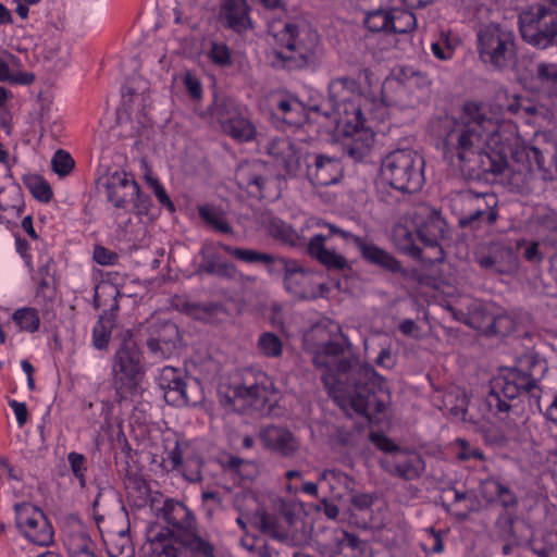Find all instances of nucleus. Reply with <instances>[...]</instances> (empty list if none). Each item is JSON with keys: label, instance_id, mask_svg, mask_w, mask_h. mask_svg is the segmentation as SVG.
Masks as SVG:
<instances>
[{"label": "nucleus", "instance_id": "obj_44", "mask_svg": "<svg viewBox=\"0 0 557 557\" xmlns=\"http://www.w3.org/2000/svg\"><path fill=\"white\" fill-rule=\"evenodd\" d=\"M363 24L372 33H389L391 11L385 10L382 7L368 10Z\"/></svg>", "mask_w": 557, "mask_h": 557}, {"label": "nucleus", "instance_id": "obj_34", "mask_svg": "<svg viewBox=\"0 0 557 557\" xmlns=\"http://www.w3.org/2000/svg\"><path fill=\"white\" fill-rule=\"evenodd\" d=\"M261 222L273 238L282 240L292 247H301L307 245L305 238L299 236L297 232L282 219L272 214H262Z\"/></svg>", "mask_w": 557, "mask_h": 557}, {"label": "nucleus", "instance_id": "obj_16", "mask_svg": "<svg viewBox=\"0 0 557 557\" xmlns=\"http://www.w3.org/2000/svg\"><path fill=\"white\" fill-rule=\"evenodd\" d=\"M318 552L324 557H357L363 555L367 543L342 529H333L315 541Z\"/></svg>", "mask_w": 557, "mask_h": 557}, {"label": "nucleus", "instance_id": "obj_37", "mask_svg": "<svg viewBox=\"0 0 557 557\" xmlns=\"http://www.w3.org/2000/svg\"><path fill=\"white\" fill-rule=\"evenodd\" d=\"M253 525L262 533L270 535L272 539L285 543L288 541V532L282 529L275 516L268 513L264 509H258L252 517Z\"/></svg>", "mask_w": 557, "mask_h": 557}, {"label": "nucleus", "instance_id": "obj_22", "mask_svg": "<svg viewBox=\"0 0 557 557\" xmlns=\"http://www.w3.org/2000/svg\"><path fill=\"white\" fill-rule=\"evenodd\" d=\"M150 329L147 347L151 352L166 358L181 347L182 337L175 323L171 321L156 322Z\"/></svg>", "mask_w": 557, "mask_h": 557}, {"label": "nucleus", "instance_id": "obj_49", "mask_svg": "<svg viewBox=\"0 0 557 557\" xmlns=\"http://www.w3.org/2000/svg\"><path fill=\"white\" fill-rule=\"evenodd\" d=\"M24 184L30 194L41 202H49L52 198V189L49 183L39 175H28L24 177Z\"/></svg>", "mask_w": 557, "mask_h": 557}, {"label": "nucleus", "instance_id": "obj_39", "mask_svg": "<svg viewBox=\"0 0 557 557\" xmlns=\"http://www.w3.org/2000/svg\"><path fill=\"white\" fill-rule=\"evenodd\" d=\"M198 214L214 231L223 234H233L234 230L227 222L225 213L221 208L205 203L198 207Z\"/></svg>", "mask_w": 557, "mask_h": 557}, {"label": "nucleus", "instance_id": "obj_63", "mask_svg": "<svg viewBox=\"0 0 557 557\" xmlns=\"http://www.w3.org/2000/svg\"><path fill=\"white\" fill-rule=\"evenodd\" d=\"M534 168L537 170L544 169V156L537 147L531 146L529 147V158L527 159L525 170L533 172Z\"/></svg>", "mask_w": 557, "mask_h": 557}, {"label": "nucleus", "instance_id": "obj_28", "mask_svg": "<svg viewBox=\"0 0 557 557\" xmlns=\"http://www.w3.org/2000/svg\"><path fill=\"white\" fill-rule=\"evenodd\" d=\"M522 393L509 380L505 379L504 373L492 381L491 389L486 395L485 403L488 410L494 414L509 413L515 405V400Z\"/></svg>", "mask_w": 557, "mask_h": 557}, {"label": "nucleus", "instance_id": "obj_11", "mask_svg": "<svg viewBox=\"0 0 557 557\" xmlns=\"http://www.w3.org/2000/svg\"><path fill=\"white\" fill-rule=\"evenodd\" d=\"M159 386L164 392V400L175 407L196 406L203 400L201 383L173 367L162 369Z\"/></svg>", "mask_w": 557, "mask_h": 557}, {"label": "nucleus", "instance_id": "obj_4", "mask_svg": "<svg viewBox=\"0 0 557 557\" xmlns=\"http://www.w3.org/2000/svg\"><path fill=\"white\" fill-rule=\"evenodd\" d=\"M113 386L120 399L136 394L145 376L141 351L133 333L126 331L112 360Z\"/></svg>", "mask_w": 557, "mask_h": 557}, {"label": "nucleus", "instance_id": "obj_38", "mask_svg": "<svg viewBox=\"0 0 557 557\" xmlns=\"http://www.w3.org/2000/svg\"><path fill=\"white\" fill-rule=\"evenodd\" d=\"M220 247L231 257L245 263H263L265 265H270L276 263V260L278 258L273 255L261 252L255 249L234 247L226 244H220Z\"/></svg>", "mask_w": 557, "mask_h": 557}, {"label": "nucleus", "instance_id": "obj_62", "mask_svg": "<svg viewBox=\"0 0 557 557\" xmlns=\"http://www.w3.org/2000/svg\"><path fill=\"white\" fill-rule=\"evenodd\" d=\"M556 535L553 533H547L543 536L544 545L541 547L534 546L533 552L539 557H557V545H556Z\"/></svg>", "mask_w": 557, "mask_h": 557}, {"label": "nucleus", "instance_id": "obj_47", "mask_svg": "<svg viewBox=\"0 0 557 557\" xmlns=\"http://www.w3.org/2000/svg\"><path fill=\"white\" fill-rule=\"evenodd\" d=\"M417 27V17L410 11L391 12V29L389 33L407 34Z\"/></svg>", "mask_w": 557, "mask_h": 557}, {"label": "nucleus", "instance_id": "obj_33", "mask_svg": "<svg viewBox=\"0 0 557 557\" xmlns=\"http://www.w3.org/2000/svg\"><path fill=\"white\" fill-rule=\"evenodd\" d=\"M481 493L488 503L499 502L505 511L516 510L519 506L517 494L495 476L481 482Z\"/></svg>", "mask_w": 557, "mask_h": 557}, {"label": "nucleus", "instance_id": "obj_21", "mask_svg": "<svg viewBox=\"0 0 557 557\" xmlns=\"http://www.w3.org/2000/svg\"><path fill=\"white\" fill-rule=\"evenodd\" d=\"M381 467L393 476L405 481H413L422 476L425 471V461L420 454L401 450L394 458L380 460Z\"/></svg>", "mask_w": 557, "mask_h": 557}, {"label": "nucleus", "instance_id": "obj_45", "mask_svg": "<svg viewBox=\"0 0 557 557\" xmlns=\"http://www.w3.org/2000/svg\"><path fill=\"white\" fill-rule=\"evenodd\" d=\"M518 521V517L510 512L504 511L500 513L494 524L496 535L500 540H510V539H522V536L518 533L516 529V522Z\"/></svg>", "mask_w": 557, "mask_h": 557}, {"label": "nucleus", "instance_id": "obj_30", "mask_svg": "<svg viewBox=\"0 0 557 557\" xmlns=\"http://www.w3.org/2000/svg\"><path fill=\"white\" fill-rule=\"evenodd\" d=\"M356 246L358 247L361 257L368 263L381 268L383 271L392 274H407V271L403 269L401 263L388 251L382 249L373 243H368L364 239H356Z\"/></svg>", "mask_w": 557, "mask_h": 557}, {"label": "nucleus", "instance_id": "obj_35", "mask_svg": "<svg viewBox=\"0 0 557 557\" xmlns=\"http://www.w3.org/2000/svg\"><path fill=\"white\" fill-rule=\"evenodd\" d=\"M116 314L113 309L104 311L92 330V344L98 350H108L111 333L115 326Z\"/></svg>", "mask_w": 557, "mask_h": 557}, {"label": "nucleus", "instance_id": "obj_23", "mask_svg": "<svg viewBox=\"0 0 557 557\" xmlns=\"http://www.w3.org/2000/svg\"><path fill=\"white\" fill-rule=\"evenodd\" d=\"M531 82L533 91L541 99L557 107V62L548 60L536 62Z\"/></svg>", "mask_w": 557, "mask_h": 557}, {"label": "nucleus", "instance_id": "obj_27", "mask_svg": "<svg viewBox=\"0 0 557 557\" xmlns=\"http://www.w3.org/2000/svg\"><path fill=\"white\" fill-rule=\"evenodd\" d=\"M271 387L272 382L269 377L259 372L256 374L253 382L246 377L242 384L235 385L233 387V398L242 399L255 409H261L269 401Z\"/></svg>", "mask_w": 557, "mask_h": 557}, {"label": "nucleus", "instance_id": "obj_10", "mask_svg": "<svg viewBox=\"0 0 557 557\" xmlns=\"http://www.w3.org/2000/svg\"><path fill=\"white\" fill-rule=\"evenodd\" d=\"M318 225L325 227L327 233L315 234L309 239L306 245L309 257L318 261L330 272L345 273L346 271H351V265L346 257L337 252L335 248L327 247L326 242L334 236H339L344 242H352L356 245V239L363 238L325 221H319Z\"/></svg>", "mask_w": 557, "mask_h": 557}, {"label": "nucleus", "instance_id": "obj_50", "mask_svg": "<svg viewBox=\"0 0 557 557\" xmlns=\"http://www.w3.org/2000/svg\"><path fill=\"white\" fill-rule=\"evenodd\" d=\"M443 493L446 492H454V502L460 503V502H468L469 504L466 505V509L462 512H457L455 516L458 520L465 521L469 518L470 513L475 510V503H478V499L475 496L471 495L468 492H461L456 490L453 485L444 487Z\"/></svg>", "mask_w": 557, "mask_h": 557}, {"label": "nucleus", "instance_id": "obj_40", "mask_svg": "<svg viewBox=\"0 0 557 557\" xmlns=\"http://www.w3.org/2000/svg\"><path fill=\"white\" fill-rule=\"evenodd\" d=\"M203 262L199 264L197 273H207L224 278H233L236 274V267L233 263L222 262L215 255H206L201 250Z\"/></svg>", "mask_w": 557, "mask_h": 557}, {"label": "nucleus", "instance_id": "obj_36", "mask_svg": "<svg viewBox=\"0 0 557 557\" xmlns=\"http://www.w3.org/2000/svg\"><path fill=\"white\" fill-rule=\"evenodd\" d=\"M209 112L223 128L233 119L238 116L242 110L234 99L225 96H215L212 104L209 107Z\"/></svg>", "mask_w": 557, "mask_h": 557}, {"label": "nucleus", "instance_id": "obj_13", "mask_svg": "<svg viewBox=\"0 0 557 557\" xmlns=\"http://www.w3.org/2000/svg\"><path fill=\"white\" fill-rule=\"evenodd\" d=\"M466 208L458 218V226L470 231H479L483 226H493L499 218L498 197L495 193H476L467 190L463 194Z\"/></svg>", "mask_w": 557, "mask_h": 557}, {"label": "nucleus", "instance_id": "obj_42", "mask_svg": "<svg viewBox=\"0 0 557 557\" xmlns=\"http://www.w3.org/2000/svg\"><path fill=\"white\" fill-rule=\"evenodd\" d=\"M469 397L463 389L453 388L444 395V406L455 417H461L463 421H471L467 418Z\"/></svg>", "mask_w": 557, "mask_h": 557}, {"label": "nucleus", "instance_id": "obj_26", "mask_svg": "<svg viewBox=\"0 0 557 557\" xmlns=\"http://www.w3.org/2000/svg\"><path fill=\"white\" fill-rule=\"evenodd\" d=\"M250 7L247 0H224L220 7L218 21L236 34H244L252 28Z\"/></svg>", "mask_w": 557, "mask_h": 557}, {"label": "nucleus", "instance_id": "obj_17", "mask_svg": "<svg viewBox=\"0 0 557 557\" xmlns=\"http://www.w3.org/2000/svg\"><path fill=\"white\" fill-rule=\"evenodd\" d=\"M259 440L264 449L285 459H293L299 454L300 442L286 426L269 424L260 429Z\"/></svg>", "mask_w": 557, "mask_h": 557}, {"label": "nucleus", "instance_id": "obj_57", "mask_svg": "<svg viewBox=\"0 0 557 557\" xmlns=\"http://www.w3.org/2000/svg\"><path fill=\"white\" fill-rule=\"evenodd\" d=\"M67 460L72 470L73 475L78 480L81 487H85L86 478L85 472L87 470L86 467V457L83 454L71 451L67 455Z\"/></svg>", "mask_w": 557, "mask_h": 557}, {"label": "nucleus", "instance_id": "obj_51", "mask_svg": "<svg viewBox=\"0 0 557 557\" xmlns=\"http://www.w3.org/2000/svg\"><path fill=\"white\" fill-rule=\"evenodd\" d=\"M51 165L52 170L60 177H64L72 172L75 166V161L67 151L59 149L52 157Z\"/></svg>", "mask_w": 557, "mask_h": 557}, {"label": "nucleus", "instance_id": "obj_29", "mask_svg": "<svg viewBox=\"0 0 557 557\" xmlns=\"http://www.w3.org/2000/svg\"><path fill=\"white\" fill-rule=\"evenodd\" d=\"M268 173V165L260 160L242 163L235 174V180L240 189L253 197H262Z\"/></svg>", "mask_w": 557, "mask_h": 557}, {"label": "nucleus", "instance_id": "obj_20", "mask_svg": "<svg viewBox=\"0 0 557 557\" xmlns=\"http://www.w3.org/2000/svg\"><path fill=\"white\" fill-rule=\"evenodd\" d=\"M309 158L312 162L307 163V177L318 186H329L338 183L344 174L339 159L323 153H313Z\"/></svg>", "mask_w": 557, "mask_h": 557}, {"label": "nucleus", "instance_id": "obj_8", "mask_svg": "<svg viewBox=\"0 0 557 557\" xmlns=\"http://www.w3.org/2000/svg\"><path fill=\"white\" fill-rule=\"evenodd\" d=\"M307 38H299L298 26L294 23H285L283 29L273 34L280 49L275 50L277 59L290 69L302 67L314 59L318 47V36L314 33H306Z\"/></svg>", "mask_w": 557, "mask_h": 557}, {"label": "nucleus", "instance_id": "obj_7", "mask_svg": "<svg viewBox=\"0 0 557 557\" xmlns=\"http://www.w3.org/2000/svg\"><path fill=\"white\" fill-rule=\"evenodd\" d=\"M521 38L528 45L545 50L557 46V11L544 3H533L519 15Z\"/></svg>", "mask_w": 557, "mask_h": 557}, {"label": "nucleus", "instance_id": "obj_9", "mask_svg": "<svg viewBox=\"0 0 557 557\" xmlns=\"http://www.w3.org/2000/svg\"><path fill=\"white\" fill-rule=\"evenodd\" d=\"M522 244H525V240H518L516 247L506 239L486 242L475 250V262L492 275L516 276L520 269L518 249Z\"/></svg>", "mask_w": 557, "mask_h": 557}, {"label": "nucleus", "instance_id": "obj_31", "mask_svg": "<svg viewBox=\"0 0 557 557\" xmlns=\"http://www.w3.org/2000/svg\"><path fill=\"white\" fill-rule=\"evenodd\" d=\"M320 481L326 482L331 486L333 482L344 485L347 490H349L350 505L359 511L370 510L373 504L377 500V495L375 493H360L355 491L351 487V485L355 483L354 480L339 470H324L320 474Z\"/></svg>", "mask_w": 557, "mask_h": 557}, {"label": "nucleus", "instance_id": "obj_54", "mask_svg": "<svg viewBox=\"0 0 557 557\" xmlns=\"http://www.w3.org/2000/svg\"><path fill=\"white\" fill-rule=\"evenodd\" d=\"M209 58L213 64L227 67L233 64L232 53L230 48L223 42H212L209 50Z\"/></svg>", "mask_w": 557, "mask_h": 557}, {"label": "nucleus", "instance_id": "obj_32", "mask_svg": "<svg viewBox=\"0 0 557 557\" xmlns=\"http://www.w3.org/2000/svg\"><path fill=\"white\" fill-rule=\"evenodd\" d=\"M275 264L284 271L286 289L300 299H309L310 296L306 288L308 280L306 270L296 260L283 257H278Z\"/></svg>", "mask_w": 557, "mask_h": 557}, {"label": "nucleus", "instance_id": "obj_1", "mask_svg": "<svg viewBox=\"0 0 557 557\" xmlns=\"http://www.w3.org/2000/svg\"><path fill=\"white\" fill-rule=\"evenodd\" d=\"M493 119L476 102L463 104L459 120L449 115L431 122V132L442 145L443 158L457 165L463 176L473 181H488L508 166L507 159L498 151H484V136L494 129Z\"/></svg>", "mask_w": 557, "mask_h": 557}, {"label": "nucleus", "instance_id": "obj_46", "mask_svg": "<svg viewBox=\"0 0 557 557\" xmlns=\"http://www.w3.org/2000/svg\"><path fill=\"white\" fill-rule=\"evenodd\" d=\"M13 321L18 325L21 331L34 333L38 331L40 318L35 308L26 307L15 310L12 315Z\"/></svg>", "mask_w": 557, "mask_h": 557}, {"label": "nucleus", "instance_id": "obj_6", "mask_svg": "<svg viewBox=\"0 0 557 557\" xmlns=\"http://www.w3.org/2000/svg\"><path fill=\"white\" fill-rule=\"evenodd\" d=\"M424 160L411 149H397L382 161L381 173L391 187L404 194L419 190L424 182Z\"/></svg>", "mask_w": 557, "mask_h": 557}, {"label": "nucleus", "instance_id": "obj_48", "mask_svg": "<svg viewBox=\"0 0 557 557\" xmlns=\"http://www.w3.org/2000/svg\"><path fill=\"white\" fill-rule=\"evenodd\" d=\"M225 468L244 480L251 481L258 474V468L255 461L246 460L236 456L228 457Z\"/></svg>", "mask_w": 557, "mask_h": 557}, {"label": "nucleus", "instance_id": "obj_58", "mask_svg": "<svg viewBox=\"0 0 557 557\" xmlns=\"http://www.w3.org/2000/svg\"><path fill=\"white\" fill-rule=\"evenodd\" d=\"M339 108L341 106L332 103V110H325L321 115V117L325 120L324 126L329 133L334 132L339 134L344 123L347 122L346 120H342L339 117Z\"/></svg>", "mask_w": 557, "mask_h": 557}, {"label": "nucleus", "instance_id": "obj_15", "mask_svg": "<svg viewBox=\"0 0 557 557\" xmlns=\"http://www.w3.org/2000/svg\"><path fill=\"white\" fill-rule=\"evenodd\" d=\"M16 525L34 544L48 546L52 542L53 531L44 512L28 504H16Z\"/></svg>", "mask_w": 557, "mask_h": 557}, {"label": "nucleus", "instance_id": "obj_60", "mask_svg": "<svg viewBox=\"0 0 557 557\" xmlns=\"http://www.w3.org/2000/svg\"><path fill=\"white\" fill-rule=\"evenodd\" d=\"M429 536L422 544L423 549L426 553L440 554L444 550L443 532L436 531L434 528L428 529Z\"/></svg>", "mask_w": 557, "mask_h": 557}, {"label": "nucleus", "instance_id": "obj_14", "mask_svg": "<svg viewBox=\"0 0 557 557\" xmlns=\"http://www.w3.org/2000/svg\"><path fill=\"white\" fill-rule=\"evenodd\" d=\"M547 370L545 360L528 355L520 358L513 367L506 368L503 373L505 379L509 380L521 393L536 396L534 392L540 391L539 383Z\"/></svg>", "mask_w": 557, "mask_h": 557}, {"label": "nucleus", "instance_id": "obj_3", "mask_svg": "<svg viewBox=\"0 0 557 557\" xmlns=\"http://www.w3.org/2000/svg\"><path fill=\"white\" fill-rule=\"evenodd\" d=\"M154 508L169 527L152 524L147 530L151 552L158 557H219L215 545L209 536H202L194 512L183 503L166 499Z\"/></svg>", "mask_w": 557, "mask_h": 557}, {"label": "nucleus", "instance_id": "obj_25", "mask_svg": "<svg viewBox=\"0 0 557 557\" xmlns=\"http://www.w3.org/2000/svg\"><path fill=\"white\" fill-rule=\"evenodd\" d=\"M267 153L281 165L288 176H296L301 169V156L297 145L288 137H276L264 147Z\"/></svg>", "mask_w": 557, "mask_h": 557}, {"label": "nucleus", "instance_id": "obj_18", "mask_svg": "<svg viewBox=\"0 0 557 557\" xmlns=\"http://www.w3.org/2000/svg\"><path fill=\"white\" fill-rule=\"evenodd\" d=\"M356 123L351 121L344 123L339 134L347 138L344 149L355 160H362L370 151L374 141V134L371 129L363 127L360 109H354Z\"/></svg>", "mask_w": 557, "mask_h": 557}, {"label": "nucleus", "instance_id": "obj_56", "mask_svg": "<svg viewBox=\"0 0 557 557\" xmlns=\"http://www.w3.org/2000/svg\"><path fill=\"white\" fill-rule=\"evenodd\" d=\"M117 543L112 544L108 548L110 557H134L135 549L131 542V539L124 531L119 533Z\"/></svg>", "mask_w": 557, "mask_h": 557}, {"label": "nucleus", "instance_id": "obj_53", "mask_svg": "<svg viewBox=\"0 0 557 557\" xmlns=\"http://www.w3.org/2000/svg\"><path fill=\"white\" fill-rule=\"evenodd\" d=\"M259 348L268 357H278L282 355L283 344L274 333H263L258 342Z\"/></svg>", "mask_w": 557, "mask_h": 557}, {"label": "nucleus", "instance_id": "obj_61", "mask_svg": "<svg viewBox=\"0 0 557 557\" xmlns=\"http://www.w3.org/2000/svg\"><path fill=\"white\" fill-rule=\"evenodd\" d=\"M420 77V73L413 71L412 69H400L396 74L394 82L398 87L409 89L418 83Z\"/></svg>", "mask_w": 557, "mask_h": 557}, {"label": "nucleus", "instance_id": "obj_5", "mask_svg": "<svg viewBox=\"0 0 557 557\" xmlns=\"http://www.w3.org/2000/svg\"><path fill=\"white\" fill-rule=\"evenodd\" d=\"M480 60L497 71H505L517 62L515 33L497 23L484 25L476 33Z\"/></svg>", "mask_w": 557, "mask_h": 557}, {"label": "nucleus", "instance_id": "obj_41", "mask_svg": "<svg viewBox=\"0 0 557 557\" xmlns=\"http://www.w3.org/2000/svg\"><path fill=\"white\" fill-rule=\"evenodd\" d=\"M396 234L400 240V243H399L400 249L404 250L405 252L409 253L411 257L418 258V259L423 260L424 262H428V260L424 259L425 257L435 256V249H431L426 246H424L422 248L419 245H417L414 242V238H413V234L407 227L399 226L396 230ZM429 263H431V262L429 261Z\"/></svg>", "mask_w": 557, "mask_h": 557}, {"label": "nucleus", "instance_id": "obj_55", "mask_svg": "<svg viewBox=\"0 0 557 557\" xmlns=\"http://www.w3.org/2000/svg\"><path fill=\"white\" fill-rule=\"evenodd\" d=\"M95 544L85 532H79L69 541L71 557L77 554H94Z\"/></svg>", "mask_w": 557, "mask_h": 557}, {"label": "nucleus", "instance_id": "obj_64", "mask_svg": "<svg viewBox=\"0 0 557 557\" xmlns=\"http://www.w3.org/2000/svg\"><path fill=\"white\" fill-rule=\"evenodd\" d=\"M133 205V210L136 214H147L149 211V207L151 205L150 197L140 191V187L138 186V195L131 201Z\"/></svg>", "mask_w": 557, "mask_h": 557}, {"label": "nucleus", "instance_id": "obj_59", "mask_svg": "<svg viewBox=\"0 0 557 557\" xmlns=\"http://www.w3.org/2000/svg\"><path fill=\"white\" fill-rule=\"evenodd\" d=\"M371 443L380 450L388 454H399L401 448L395 444L389 437L381 432H372L369 436Z\"/></svg>", "mask_w": 557, "mask_h": 557}, {"label": "nucleus", "instance_id": "obj_52", "mask_svg": "<svg viewBox=\"0 0 557 557\" xmlns=\"http://www.w3.org/2000/svg\"><path fill=\"white\" fill-rule=\"evenodd\" d=\"M0 81L11 84L30 85L35 81V75L28 72L13 73L9 64L0 59Z\"/></svg>", "mask_w": 557, "mask_h": 557}, {"label": "nucleus", "instance_id": "obj_24", "mask_svg": "<svg viewBox=\"0 0 557 557\" xmlns=\"http://www.w3.org/2000/svg\"><path fill=\"white\" fill-rule=\"evenodd\" d=\"M103 187L106 188L109 201L115 208L124 209L138 195V183L131 174L115 171L104 177Z\"/></svg>", "mask_w": 557, "mask_h": 557}, {"label": "nucleus", "instance_id": "obj_2", "mask_svg": "<svg viewBox=\"0 0 557 557\" xmlns=\"http://www.w3.org/2000/svg\"><path fill=\"white\" fill-rule=\"evenodd\" d=\"M344 343L329 341L322 344L313 356V364L324 369L322 381L327 387L349 394L350 406L359 414L368 411L382 413L386 409L385 381L374 368L358 359H338L344 354Z\"/></svg>", "mask_w": 557, "mask_h": 557}, {"label": "nucleus", "instance_id": "obj_19", "mask_svg": "<svg viewBox=\"0 0 557 557\" xmlns=\"http://www.w3.org/2000/svg\"><path fill=\"white\" fill-rule=\"evenodd\" d=\"M468 324L486 336H507L515 331L516 320L508 313L493 314L483 308H475L469 315Z\"/></svg>", "mask_w": 557, "mask_h": 557}, {"label": "nucleus", "instance_id": "obj_43", "mask_svg": "<svg viewBox=\"0 0 557 557\" xmlns=\"http://www.w3.org/2000/svg\"><path fill=\"white\" fill-rule=\"evenodd\" d=\"M222 129L225 134L238 141H249L253 139L256 135V127L243 115V112Z\"/></svg>", "mask_w": 557, "mask_h": 557}, {"label": "nucleus", "instance_id": "obj_12", "mask_svg": "<svg viewBox=\"0 0 557 557\" xmlns=\"http://www.w3.org/2000/svg\"><path fill=\"white\" fill-rule=\"evenodd\" d=\"M410 222L423 246L435 249V256L425 257L424 259L432 264L442 262L445 253L440 242L445 237L447 224L440 211L430 206L421 205L410 214Z\"/></svg>", "mask_w": 557, "mask_h": 557}]
</instances>
